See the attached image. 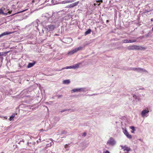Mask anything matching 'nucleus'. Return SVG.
<instances>
[{
  "instance_id": "obj_28",
  "label": "nucleus",
  "mask_w": 153,
  "mask_h": 153,
  "mask_svg": "<svg viewBox=\"0 0 153 153\" xmlns=\"http://www.w3.org/2000/svg\"><path fill=\"white\" fill-rule=\"evenodd\" d=\"M69 66H67L65 67H64V68H62V69H69Z\"/></svg>"
},
{
  "instance_id": "obj_16",
  "label": "nucleus",
  "mask_w": 153,
  "mask_h": 153,
  "mask_svg": "<svg viewBox=\"0 0 153 153\" xmlns=\"http://www.w3.org/2000/svg\"><path fill=\"white\" fill-rule=\"evenodd\" d=\"M91 31V30L90 29H88L87 31H86L85 33V35H86L88 34H90Z\"/></svg>"
},
{
  "instance_id": "obj_6",
  "label": "nucleus",
  "mask_w": 153,
  "mask_h": 153,
  "mask_svg": "<svg viewBox=\"0 0 153 153\" xmlns=\"http://www.w3.org/2000/svg\"><path fill=\"white\" fill-rule=\"evenodd\" d=\"M84 91V89L82 88H75L72 89L71 90L72 92H80Z\"/></svg>"
},
{
  "instance_id": "obj_42",
  "label": "nucleus",
  "mask_w": 153,
  "mask_h": 153,
  "mask_svg": "<svg viewBox=\"0 0 153 153\" xmlns=\"http://www.w3.org/2000/svg\"><path fill=\"white\" fill-rule=\"evenodd\" d=\"M127 153H128V152Z\"/></svg>"
},
{
  "instance_id": "obj_10",
  "label": "nucleus",
  "mask_w": 153,
  "mask_h": 153,
  "mask_svg": "<svg viewBox=\"0 0 153 153\" xmlns=\"http://www.w3.org/2000/svg\"><path fill=\"white\" fill-rule=\"evenodd\" d=\"M137 50H145L146 49V47L137 45Z\"/></svg>"
},
{
  "instance_id": "obj_23",
  "label": "nucleus",
  "mask_w": 153,
  "mask_h": 153,
  "mask_svg": "<svg viewBox=\"0 0 153 153\" xmlns=\"http://www.w3.org/2000/svg\"><path fill=\"white\" fill-rule=\"evenodd\" d=\"M76 48L78 51L79 50H82V48L81 47H79L78 48Z\"/></svg>"
},
{
  "instance_id": "obj_5",
  "label": "nucleus",
  "mask_w": 153,
  "mask_h": 153,
  "mask_svg": "<svg viewBox=\"0 0 153 153\" xmlns=\"http://www.w3.org/2000/svg\"><path fill=\"white\" fill-rule=\"evenodd\" d=\"M47 29L49 31H53L55 28V26L54 25H50L47 26Z\"/></svg>"
},
{
  "instance_id": "obj_41",
  "label": "nucleus",
  "mask_w": 153,
  "mask_h": 153,
  "mask_svg": "<svg viewBox=\"0 0 153 153\" xmlns=\"http://www.w3.org/2000/svg\"><path fill=\"white\" fill-rule=\"evenodd\" d=\"M107 22H108V20H107Z\"/></svg>"
},
{
  "instance_id": "obj_38",
  "label": "nucleus",
  "mask_w": 153,
  "mask_h": 153,
  "mask_svg": "<svg viewBox=\"0 0 153 153\" xmlns=\"http://www.w3.org/2000/svg\"><path fill=\"white\" fill-rule=\"evenodd\" d=\"M3 55V54H1V52H0V56L2 55Z\"/></svg>"
},
{
  "instance_id": "obj_20",
  "label": "nucleus",
  "mask_w": 153,
  "mask_h": 153,
  "mask_svg": "<svg viewBox=\"0 0 153 153\" xmlns=\"http://www.w3.org/2000/svg\"><path fill=\"white\" fill-rule=\"evenodd\" d=\"M122 42L123 43H128V39H125L123 40Z\"/></svg>"
},
{
  "instance_id": "obj_1",
  "label": "nucleus",
  "mask_w": 153,
  "mask_h": 153,
  "mask_svg": "<svg viewBox=\"0 0 153 153\" xmlns=\"http://www.w3.org/2000/svg\"><path fill=\"white\" fill-rule=\"evenodd\" d=\"M107 144L113 146L115 144V142L113 138L111 137L107 142Z\"/></svg>"
},
{
  "instance_id": "obj_40",
  "label": "nucleus",
  "mask_w": 153,
  "mask_h": 153,
  "mask_svg": "<svg viewBox=\"0 0 153 153\" xmlns=\"http://www.w3.org/2000/svg\"><path fill=\"white\" fill-rule=\"evenodd\" d=\"M94 5L95 6L96 5V4L94 3Z\"/></svg>"
},
{
  "instance_id": "obj_22",
  "label": "nucleus",
  "mask_w": 153,
  "mask_h": 153,
  "mask_svg": "<svg viewBox=\"0 0 153 153\" xmlns=\"http://www.w3.org/2000/svg\"><path fill=\"white\" fill-rule=\"evenodd\" d=\"M130 128L133 130V131H131V133H134V131H135L134 127L133 126H132L130 127Z\"/></svg>"
},
{
  "instance_id": "obj_31",
  "label": "nucleus",
  "mask_w": 153,
  "mask_h": 153,
  "mask_svg": "<svg viewBox=\"0 0 153 153\" xmlns=\"http://www.w3.org/2000/svg\"><path fill=\"white\" fill-rule=\"evenodd\" d=\"M103 153H110L108 151L106 150L105 152H104Z\"/></svg>"
},
{
  "instance_id": "obj_34",
  "label": "nucleus",
  "mask_w": 153,
  "mask_h": 153,
  "mask_svg": "<svg viewBox=\"0 0 153 153\" xmlns=\"http://www.w3.org/2000/svg\"><path fill=\"white\" fill-rule=\"evenodd\" d=\"M67 110H62L61 111V112H63L64 111H67Z\"/></svg>"
},
{
  "instance_id": "obj_21",
  "label": "nucleus",
  "mask_w": 153,
  "mask_h": 153,
  "mask_svg": "<svg viewBox=\"0 0 153 153\" xmlns=\"http://www.w3.org/2000/svg\"><path fill=\"white\" fill-rule=\"evenodd\" d=\"M79 1H77L76 2L74 3L73 4L74 7L75 6H76L79 3Z\"/></svg>"
},
{
  "instance_id": "obj_37",
  "label": "nucleus",
  "mask_w": 153,
  "mask_h": 153,
  "mask_svg": "<svg viewBox=\"0 0 153 153\" xmlns=\"http://www.w3.org/2000/svg\"><path fill=\"white\" fill-rule=\"evenodd\" d=\"M151 21L152 22L153 21V18L151 19Z\"/></svg>"
},
{
  "instance_id": "obj_11",
  "label": "nucleus",
  "mask_w": 153,
  "mask_h": 153,
  "mask_svg": "<svg viewBox=\"0 0 153 153\" xmlns=\"http://www.w3.org/2000/svg\"><path fill=\"white\" fill-rule=\"evenodd\" d=\"M122 148L124 150H126L128 152L130 150V148L127 147L126 146H122Z\"/></svg>"
},
{
  "instance_id": "obj_19",
  "label": "nucleus",
  "mask_w": 153,
  "mask_h": 153,
  "mask_svg": "<svg viewBox=\"0 0 153 153\" xmlns=\"http://www.w3.org/2000/svg\"><path fill=\"white\" fill-rule=\"evenodd\" d=\"M80 64V63H79L76 64L74 65V69H76L78 68Z\"/></svg>"
},
{
  "instance_id": "obj_24",
  "label": "nucleus",
  "mask_w": 153,
  "mask_h": 153,
  "mask_svg": "<svg viewBox=\"0 0 153 153\" xmlns=\"http://www.w3.org/2000/svg\"><path fill=\"white\" fill-rule=\"evenodd\" d=\"M68 7L70 8H72L74 7L73 6V4L72 3V4H70L69 5Z\"/></svg>"
},
{
  "instance_id": "obj_8",
  "label": "nucleus",
  "mask_w": 153,
  "mask_h": 153,
  "mask_svg": "<svg viewBox=\"0 0 153 153\" xmlns=\"http://www.w3.org/2000/svg\"><path fill=\"white\" fill-rule=\"evenodd\" d=\"M77 51L76 48H75L73 50H72L68 52V55H72L75 53H76Z\"/></svg>"
},
{
  "instance_id": "obj_39",
  "label": "nucleus",
  "mask_w": 153,
  "mask_h": 153,
  "mask_svg": "<svg viewBox=\"0 0 153 153\" xmlns=\"http://www.w3.org/2000/svg\"><path fill=\"white\" fill-rule=\"evenodd\" d=\"M100 4L99 3V4H98V6H99L100 5Z\"/></svg>"
},
{
  "instance_id": "obj_29",
  "label": "nucleus",
  "mask_w": 153,
  "mask_h": 153,
  "mask_svg": "<svg viewBox=\"0 0 153 153\" xmlns=\"http://www.w3.org/2000/svg\"><path fill=\"white\" fill-rule=\"evenodd\" d=\"M74 1V0H70V1H67L68 3H71L72 2H73Z\"/></svg>"
},
{
  "instance_id": "obj_4",
  "label": "nucleus",
  "mask_w": 153,
  "mask_h": 153,
  "mask_svg": "<svg viewBox=\"0 0 153 153\" xmlns=\"http://www.w3.org/2000/svg\"><path fill=\"white\" fill-rule=\"evenodd\" d=\"M149 112V111L148 110H144L143 111H142L141 113V115L142 117H146V114L148 113Z\"/></svg>"
},
{
  "instance_id": "obj_14",
  "label": "nucleus",
  "mask_w": 153,
  "mask_h": 153,
  "mask_svg": "<svg viewBox=\"0 0 153 153\" xmlns=\"http://www.w3.org/2000/svg\"><path fill=\"white\" fill-rule=\"evenodd\" d=\"M35 64V63H29L27 66V68H30L33 66Z\"/></svg>"
},
{
  "instance_id": "obj_17",
  "label": "nucleus",
  "mask_w": 153,
  "mask_h": 153,
  "mask_svg": "<svg viewBox=\"0 0 153 153\" xmlns=\"http://www.w3.org/2000/svg\"><path fill=\"white\" fill-rule=\"evenodd\" d=\"M72 39L71 38H67L66 39V40L65 41H67V42L66 43H68V41H69V42H71L72 41Z\"/></svg>"
},
{
  "instance_id": "obj_26",
  "label": "nucleus",
  "mask_w": 153,
  "mask_h": 153,
  "mask_svg": "<svg viewBox=\"0 0 153 153\" xmlns=\"http://www.w3.org/2000/svg\"><path fill=\"white\" fill-rule=\"evenodd\" d=\"M25 10H23L22 11H21V12H17L16 13H22V12H24ZM16 14V13H14V14H13L11 16H13V15H14L15 14Z\"/></svg>"
},
{
  "instance_id": "obj_2",
  "label": "nucleus",
  "mask_w": 153,
  "mask_h": 153,
  "mask_svg": "<svg viewBox=\"0 0 153 153\" xmlns=\"http://www.w3.org/2000/svg\"><path fill=\"white\" fill-rule=\"evenodd\" d=\"M123 132L128 138L130 139L132 138L131 135L129 134L126 129H123Z\"/></svg>"
},
{
  "instance_id": "obj_18",
  "label": "nucleus",
  "mask_w": 153,
  "mask_h": 153,
  "mask_svg": "<svg viewBox=\"0 0 153 153\" xmlns=\"http://www.w3.org/2000/svg\"><path fill=\"white\" fill-rule=\"evenodd\" d=\"M0 14H3L5 15H7V13H4L1 9H0Z\"/></svg>"
},
{
  "instance_id": "obj_9",
  "label": "nucleus",
  "mask_w": 153,
  "mask_h": 153,
  "mask_svg": "<svg viewBox=\"0 0 153 153\" xmlns=\"http://www.w3.org/2000/svg\"><path fill=\"white\" fill-rule=\"evenodd\" d=\"M77 51L76 48H75L73 50H72L68 52V55H72L75 53H76Z\"/></svg>"
},
{
  "instance_id": "obj_25",
  "label": "nucleus",
  "mask_w": 153,
  "mask_h": 153,
  "mask_svg": "<svg viewBox=\"0 0 153 153\" xmlns=\"http://www.w3.org/2000/svg\"><path fill=\"white\" fill-rule=\"evenodd\" d=\"M131 43L136 42L137 41V40L136 39H131Z\"/></svg>"
},
{
  "instance_id": "obj_30",
  "label": "nucleus",
  "mask_w": 153,
  "mask_h": 153,
  "mask_svg": "<svg viewBox=\"0 0 153 153\" xmlns=\"http://www.w3.org/2000/svg\"><path fill=\"white\" fill-rule=\"evenodd\" d=\"M69 66V68H74V65H71Z\"/></svg>"
},
{
  "instance_id": "obj_32",
  "label": "nucleus",
  "mask_w": 153,
  "mask_h": 153,
  "mask_svg": "<svg viewBox=\"0 0 153 153\" xmlns=\"http://www.w3.org/2000/svg\"><path fill=\"white\" fill-rule=\"evenodd\" d=\"M12 12V11L11 10V11H9L8 12V13H8L9 14H11V12Z\"/></svg>"
},
{
  "instance_id": "obj_33",
  "label": "nucleus",
  "mask_w": 153,
  "mask_h": 153,
  "mask_svg": "<svg viewBox=\"0 0 153 153\" xmlns=\"http://www.w3.org/2000/svg\"><path fill=\"white\" fill-rule=\"evenodd\" d=\"M86 135V133H84L83 134V136H85Z\"/></svg>"
},
{
  "instance_id": "obj_12",
  "label": "nucleus",
  "mask_w": 153,
  "mask_h": 153,
  "mask_svg": "<svg viewBox=\"0 0 153 153\" xmlns=\"http://www.w3.org/2000/svg\"><path fill=\"white\" fill-rule=\"evenodd\" d=\"M11 33H8L7 32H4L3 33H2V34H0V37H2L4 35H8V34H10Z\"/></svg>"
},
{
  "instance_id": "obj_27",
  "label": "nucleus",
  "mask_w": 153,
  "mask_h": 153,
  "mask_svg": "<svg viewBox=\"0 0 153 153\" xmlns=\"http://www.w3.org/2000/svg\"><path fill=\"white\" fill-rule=\"evenodd\" d=\"M96 2H101L102 3V2H103V1H102V0H99L97 1Z\"/></svg>"
},
{
  "instance_id": "obj_36",
  "label": "nucleus",
  "mask_w": 153,
  "mask_h": 153,
  "mask_svg": "<svg viewBox=\"0 0 153 153\" xmlns=\"http://www.w3.org/2000/svg\"><path fill=\"white\" fill-rule=\"evenodd\" d=\"M58 97L59 98H60L62 97V95H58Z\"/></svg>"
},
{
  "instance_id": "obj_7",
  "label": "nucleus",
  "mask_w": 153,
  "mask_h": 153,
  "mask_svg": "<svg viewBox=\"0 0 153 153\" xmlns=\"http://www.w3.org/2000/svg\"><path fill=\"white\" fill-rule=\"evenodd\" d=\"M133 70L135 71H137L138 72H140L141 71H144V72H147V71L145 69H143L140 68H133Z\"/></svg>"
},
{
  "instance_id": "obj_3",
  "label": "nucleus",
  "mask_w": 153,
  "mask_h": 153,
  "mask_svg": "<svg viewBox=\"0 0 153 153\" xmlns=\"http://www.w3.org/2000/svg\"><path fill=\"white\" fill-rule=\"evenodd\" d=\"M137 45H132L128 47V49L129 50H137Z\"/></svg>"
},
{
  "instance_id": "obj_15",
  "label": "nucleus",
  "mask_w": 153,
  "mask_h": 153,
  "mask_svg": "<svg viewBox=\"0 0 153 153\" xmlns=\"http://www.w3.org/2000/svg\"><path fill=\"white\" fill-rule=\"evenodd\" d=\"M16 114H13L9 118V120L10 121L12 120L15 117V115Z\"/></svg>"
},
{
  "instance_id": "obj_13",
  "label": "nucleus",
  "mask_w": 153,
  "mask_h": 153,
  "mask_svg": "<svg viewBox=\"0 0 153 153\" xmlns=\"http://www.w3.org/2000/svg\"><path fill=\"white\" fill-rule=\"evenodd\" d=\"M63 83L64 84H68L70 83L69 80H66L63 81Z\"/></svg>"
},
{
  "instance_id": "obj_35",
  "label": "nucleus",
  "mask_w": 153,
  "mask_h": 153,
  "mask_svg": "<svg viewBox=\"0 0 153 153\" xmlns=\"http://www.w3.org/2000/svg\"><path fill=\"white\" fill-rule=\"evenodd\" d=\"M131 39L128 40V43H131Z\"/></svg>"
}]
</instances>
